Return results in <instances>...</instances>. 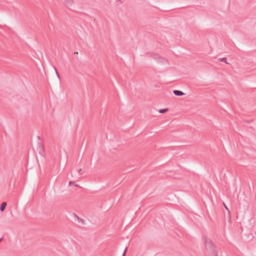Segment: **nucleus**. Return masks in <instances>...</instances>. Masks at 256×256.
Segmentation results:
<instances>
[{
	"label": "nucleus",
	"mask_w": 256,
	"mask_h": 256,
	"mask_svg": "<svg viewBox=\"0 0 256 256\" xmlns=\"http://www.w3.org/2000/svg\"><path fill=\"white\" fill-rule=\"evenodd\" d=\"M72 182H72L70 181L69 182V185H70Z\"/></svg>",
	"instance_id": "nucleus-14"
},
{
	"label": "nucleus",
	"mask_w": 256,
	"mask_h": 256,
	"mask_svg": "<svg viewBox=\"0 0 256 256\" xmlns=\"http://www.w3.org/2000/svg\"><path fill=\"white\" fill-rule=\"evenodd\" d=\"M173 92L176 96H182L184 95V93L182 91L179 90H174Z\"/></svg>",
	"instance_id": "nucleus-3"
},
{
	"label": "nucleus",
	"mask_w": 256,
	"mask_h": 256,
	"mask_svg": "<svg viewBox=\"0 0 256 256\" xmlns=\"http://www.w3.org/2000/svg\"><path fill=\"white\" fill-rule=\"evenodd\" d=\"M65 6L70 10L76 12L73 0H64Z\"/></svg>",
	"instance_id": "nucleus-2"
},
{
	"label": "nucleus",
	"mask_w": 256,
	"mask_h": 256,
	"mask_svg": "<svg viewBox=\"0 0 256 256\" xmlns=\"http://www.w3.org/2000/svg\"><path fill=\"white\" fill-rule=\"evenodd\" d=\"M126 250H127V248H125L124 250V253H123V254H122V256H125V254H126Z\"/></svg>",
	"instance_id": "nucleus-9"
},
{
	"label": "nucleus",
	"mask_w": 256,
	"mask_h": 256,
	"mask_svg": "<svg viewBox=\"0 0 256 256\" xmlns=\"http://www.w3.org/2000/svg\"><path fill=\"white\" fill-rule=\"evenodd\" d=\"M218 60L220 61V62H224L227 64H228V63L227 62H226V58H218Z\"/></svg>",
	"instance_id": "nucleus-6"
},
{
	"label": "nucleus",
	"mask_w": 256,
	"mask_h": 256,
	"mask_svg": "<svg viewBox=\"0 0 256 256\" xmlns=\"http://www.w3.org/2000/svg\"><path fill=\"white\" fill-rule=\"evenodd\" d=\"M159 58V56L157 54H154V59H156V58Z\"/></svg>",
	"instance_id": "nucleus-8"
},
{
	"label": "nucleus",
	"mask_w": 256,
	"mask_h": 256,
	"mask_svg": "<svg viewBox=\"0 0 256 256\" xmlns=\"http://www.w3.org/2000/svg\"><path fill=\"white\" fill-rule=\"evenodd\" d=\"M82 171V168H80L78 170V172L80 174H82L81 172Z\"/></svg>",
	"instance_id": "nucleus-10"
},
{
	"label": "nucleus",
	"mask_w": 256,
	"mask_h": 256,
	"mask_svg": "<svg viewBox=\"0 0 256 256\" xmlns=\"http://www.w3.org/2000/svg\"><path fill=\"white\" fill-rule=\"evenodd\" d=\"M80 222H81L82 224H84V220L80 218Z\"/></svg>",
	"instance_id": "nucleus-13"
},
{
	"label": "nucleus",
	"mask_w": 256,
	"mask_h": 256,
	"mask_svg": "<svg viewBox=\"0 0 256 256\" xmlns=\"http://www.w3.org/2000/svg\"><path fill=\"white\" fill-rule=\"evenodd\" d=\"M168 110V108L160 109L158 112L160 114H164L167 112Z\"/></svg>",
	"instance_id": "nucleus-5"
},
{
	"label": "nucleus",
	"mask_w": 256,
	"mask_h": 256,
	"mask_svg": "<svg viewBox=\"0 0 256 256\" xmlns=\"http://www.w3.org/2000/svg\"><path fill=\"white\" fill-rule=\"evenodd\" d=\"M205 246L209 256H218L216 247L212 240L207 236L204 237Z\"/></svg>",
	"instance_id": "nucleus-1"
},
{
	"label": "nucleus",
	"mask_w": 256,
	"mask_h": 256,
	"mask_svg": "<svg viewBox=\"0 0 256 256\" xmlns=\"http://www.w3.org/2000/svg\"><path fill=\"white\" fill-rule=\"evenodd\" d=\"M74 216H75L76 218L78 220H80V218H79V217H78L76 214H74Z\"/></svg>",
	"instance_id": "nucleus-12"
},
{
	"label": "nucleus",
	"mask_w": 256,
	"mask_h": 256,
	"mask_svg": "<svg viewBox=\"0 0 256 256\" xmlns=\"http://www.w3.org/2000/svg\"><path fill=\"white\" fill-rule=\"evenodd\" d=\"M160 60H162V62L166 61V60L164 58H160Z\"/></svg>",
	"instance_id": "nucleus-11"
},
{
	"label": "nucleus",
	"mask_w": 256,
	"mask_h": 256,
	"mask_svg": "<svg viewBox=\"0 0 256 256\" xmlns=\"http://www.w3.org/2000/svg\"><path fill=\"white\" fill-rule=\"evenodd\" d=\"M54 70H55L56 73V74L58 78L60 79V75L58 74V70H56V68H54Z\"/></svg>",
	"instance_id": "nucleus-7"
},
{
	"label": "nucleus",
	"mask_w": 256,
	"mask_h": 256,
	"mask_svg": "<svg viewBox=\"0 0 256 256\" xmlns=\"http://www.w3.org/2000/svg\"><path fill=\"white\" fill-rule=\"evenodd\" d=\"M2 239H3V238H0V242H2Z\"/></svg>",
	"instance_id": "nucleus-15"
},
{
	"label": "nucleus",
	"mask_w": 256,
	"mask_h": 256,
	"mask_svg": "<svg viewBox=\"0 0 256 256\" xmlns=\"http://www.w3.org/2000/svg\"><path fill=\"white\" fill-rule=\"evenodd\" d=\"M6 206V202H2L0 206V210L3 212L5 210Z\"/></svg>",
	"instance_id": "nucleus-4"
}]
</instances>
